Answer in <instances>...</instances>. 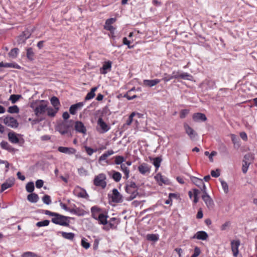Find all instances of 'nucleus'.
I'll return each mask as SVG.
<instances>
[{
	"label": "nucleus",
	"mask_w": 257,
	"mask_h": 257,
	"mask_svg": "<svg viewBox=\"0 0 257 257\" xmlns=\"http://www.w3.org/2000/svg\"><path fill=\"white\" fill-rule=\"evenodd\" d=\"M43 202L47 205L50 204L51 203V200L50 196L45 195L42 198Z\"/></svg>",
	"instance_id": "6e6d98bb"
},
{
	"label": "nucleus",
	"mask_w": 257,
	"mask_h": 257,
	"mask_svg": "<svg viewBox=\"0 0 257 257\" xmlns=\"http://www.w3.org/2000/svg\"><path fill=\"white\" fill-rule=\"evenodd\" d=\"M160 82V79H155L153 80H144L143 83L145 86L152 87L155 86Z\"/></svg>",
	"instance_id": "5701e85b"
},
{
	"label": "nucleus",
	"mask_w": 257,
	"mask_h": 257,
	"mask_svg": "<svg viewBox=\"0 0 257 257\" xmlns=\"http://www.w3.org/2000/svg\"><path fill=\"white\" fill-rule=\"evenodd\" d=\"M47 107V102L44 100H41L34 109L35 114L38 116L44 114L46 112Z\"/></svg>",
	"instance_id": "7ed1b4c3"
},
{
	"label": "nucleus",
	"mask_w": 257,
	"mask_h": 257,
	"mask_svg": "<svg viewBox=\"0 0 257 257\" xmlns=\"http://www.w3.org/2000/svg\"><path fill=\"white\" fill-rule=\"evenodd\" d=\"M147 239L148 240L156 241L159 239L158 235L155 234H148L147 235Z\"/></svg>",
	"instance_id": "a19ab883"
},
{
	"label": "nucleus",
	"mask_w": 257,
	"mask_h": 257,
	"mask_svg": "<svg viewBox=\"0 0 257 257\" xmlns=\"http://www.w3.org/2000/svg\"><path fill=\"white\" fill-rule=\"evenodd\" d=\"M22 96L21 95L18 94H13L11 95L10 97L9 100L11 101L13 103H16L21 97Z\"/></svg>",
	"instance_id": "37998d69"
},
{
	"label": "nucleus",
	"mask_w": 257,
	"mask_h": 257,
	"mask_svg": "<svg viewBox=\"0 0 257 257\" xmlns=\"http://www.w3.org/2000/svg\"><path fill=\"white\" fill-rule=\"evenodd\" d=\"M230 224V221H227L220 226V229L221 231L226 230L229 228Z\"/></svg>",
	"instance_id": "a18cd8bd"
},
{
	"label": "nucleus",
	"mask_w": 257,
	"mask_h": 257,
	"mask_svg": "<svg viewBox=\"0 0 257 257\" xmlns=\"http://www.w3.org/2000/svg\"><path fill=\"white\" fill-rule=\"evenodd\" d=\"M2 64V67H11V68H20V67L17 64H14L13 63H4L3 62H1Z\"/></svg>",
	"instance_id": "49530a36"
},
{
	"label": "nucleus",
	"mask_w": 257,
	"mask_h": 257,
	"mask_svg": "<svg viewBox=\"0 0 257 257\" xmlns=\"http://www.w3.org/2000/svg\"><path fill=\"white\" fill-rule=\"evenodd\" d=\"M83 105H84V103L82 102H80L74 104L73 105H72L70 107V108H69L70 113L72 115L75 114L76 113L77 111L78 110L81 109Z\"/></svg>",
	"instance_id": "4468645a"
},
{
	"label": "nucleus",
	"mask_w": 257,
	"mask_h": 257,
	"mask_svg": "<svg viewBox=\"0 0 257 257\" xmlns=\"http://www.w3.org/2000/svg\"><path fill=\"white\" fill-rule=\"evenodd\" d=\"M75 130L80 133H82L84 135L86 134V128L84 126V124L80 121H77L75 124Z\"/></svg>",
	"instance_id": "ddd939ff"
},
{
	"label": "nucleus",
	"mask_w": 257,
	"mask_h": 257,
	"mask_svg": "<svg viewBox=\"0 0 257 257\" xmlns=\"http://www.w3.org/2000/svg\"><path fill=\"white\" fill-rule=\"evenodd\" d=\"M69 217L65 216L56 213L52 218V222L56 224H58L63 226H68L69 225Z\"/></svg>",
	"instance_id": "f257e3e1"
},
{
	"label": "nucleus",
	"mask_w": 257,
	"mask_h": 257,
	"mask_svg": "<svg viewBox=\"0 0 257 257\" xmlns=\"http://www.w3.org/2000/svg\"><path fill=\"white\" fill-rule=\"evenodd\" d=\"M81 245L85 249H88L90 247L89 243L87 242L85 238L81 239Z\"/></svg>",
	"instance_id": "bf43d9fd"
},
{
	"label": "nucleus",
	"mask_w": 257,
	"mask_h": 257,
	"mask_svg": "<svg viewBox=\"0 0 257 257\" xmlns=\"http://www.w3.org/2000/svg\"><path fill=\"white\" fill-rule=\"evenodd\" d=\"M34 53L33 51V49L32 48H29L27 49V58L31 60H33L34 59Z\"/></svg>",
	"instance_id": "de8ad7c7"
},
{
	"label": "nucleus",
	"mask_w": 257,
	"mask_h": 257,
	"mask_svg": "<svg viewBox=\"0 0 257 257\" xmlns=\"http://www.w3.org/2000/svg\"><path fill=\"white\" fill-rule=\"evenodd\" d=\"M125 188L132 189L137 191L138 190L136 184L133 182H131L129 184H127Z\"/></svg>",
	"instance_id": "4d7b16f0"
},
{
	"label": "nucleus",
	"mask_w": 257,
	"mask_h": 257,
	"mask_svg": "<svg viewBox=\"0 0 257 257\" xmlns=\"http://www.w3.org/2000/svg\"><path fill=\"white\" fill-rule=\"evenodd\" d=\"M136 115H138L139 117H141V114L139 113H136L135 112H132L130 115L129 116L127 120H126V123L125 124L127 125H131V124L132 123V121H133V117Z\"/></svg>",
	"instance_id": "473e14b6"
},
{
	"label": "nucleus",
	"mask_w": 257,
	"mask_h": 257,
	"mask_svg": "<svg viewBox=\"0 0 257 257\" xmlns=\"http://www.w3.org/2000/svg\"><path fill=\"white\" fill-rule=\"evenodd\" d=\"M19 52V49L17 48L12 49L9 53V56L13 58H15L17 57Z\"/></svg>",
	"instance_id": "c9c22d12"
},
{
	"label": "nucleus",
	"mask_w": 257,
	"mask_h": 257,
	"mask_svg": "<svg viewBox=\"0 0 257 257\" xmlns=\"http://www.w3.org/2000/svg\"><path fill=\"white\" fill-rule=\"evenodd\" d=\"M84 148L85 151L89 156H91L94 152L96 151V150H94L93 149L87 146H85Z\"/></svg>",
	"instance_id": "13d9d810"
},
{
	"label": "nucleus",
	"mask_w": 257,
	"mask_h": 257,
	"mask_svg": "<svg viewBox=\"0 0 257 257\" xmlns=\"http://www.w3.org/2000/svg\"><path fill=\"white\" fill-rule=\"evenodd\" d=\"M112 178L115 182H118L121 180V174L118 172L113 171Z\"/></svg>",
	"instance_id": "e433bc0d"
},
{
	"label": "nucleus",
	"mask_w": 257,
	"mask_h": 257,
	"mask_svg": "<svg viewBox=\"0 0 257 257\" xmlns=\"http://www.w3.org/2000/svg\"><path fill=\"white\" fill-rule=\"evenodd\" d=\"M200 249L198 247H195L194 252L191 257H197L200 253Z\"/></svg>",
	"instance_id": "052dcab7"
},
{
	"label": "nucleus",
	"mask_w": 257,
	"mask_h": 257,
	"mask_svg": "<svg viewBox=\"0 0 257 257\" xmlns=\"http://www.w3.org/2000/svg\"><path fill=\"white\" fill-rule=\"evenodd\" d=\"M193 119L194 121H204L206 120L207 118L204 114L202 113H194L193 116Z\"/></svg>",
	"instance_id": "b1692460"
},
{
	"label": "nucleus",
	"mask_w": 257,
	"mask_h": 257,
	"mask_svg": "<svg viewBox=\"0 0 257 257\" xmlns=\"http://www.w3.org/2000/svg\"><path fill=\"white\" fill-rule=\"evenodd\" d=\"M4 123L8 126L12 128H17L19 125V123L17 119L14 117L7 116L2 118Z\"/></svg>",
	"instance_id": "20e7f679"
},
{
	"label": "nucleus",
	"mask_w": 257,
	"mask_h": 257,
	"mask_svg": "<svg viewBox=\"0 0 257 257\" xmlns=\"http://www.w3.org/2000/svg\"><path fill=\"white\" fill-rule=\"evenodd\" d=\"M52 105L57 109H59V106L60 105V101L59 99L56 97L53 96L50 99Z\"/></svg>",
	"instance_id": "c756f323"
},
{
	"label": "nucleus",
	"mask_w": 257,
	"mask_h": 257,
	"mask_svg": "<svg viewBox=\"0 0 257 257\" xmlns=\"http://www.w3.org/2000/svg\"><path fill=\"white\" fill-rule=\"evenodd\" d=\"M49 223H50L49 220H43L42 221L38 222L36 223V225L39 227H42V226H48L49 225Z\"/></svg>",
	"instance_id": "3c124183"
},
{
	"label": "nucleus",
	"mask_w": 257,
	"mask_h": 257,
	"mask_svg": "<svg viewBox=\"0 0 257 257\" xmlns=\"http://www.w3.org/2000/svg\"><path fill=\"white\" fill-rule=\"evenodd\" d=\"M114 162L116 165H120L122 164L123 162L125 161V159L123 157L121 156H116L114 157Z\"/></svg>",
	"instance_id": "4c0bfd02"
},
{
	"label": "nucleus",
	"mask_w": 257,
	"mask_h": 257,
	"mask_svg": "<svg viewBox=\"0 0 257 257\" xmlns=\"http://www.w3.org/2000/svg\"><path fill=\"white\" fill-rule=\"evenodd\" d=\"M139 172L142 175L149 174L151 171V167L147 163H142L138 167Z\"/></svg>",
	"instance_id": "9d476101"
},
{
	"label": "nucleus",
	"mask_w": 257,
	"mask_h": 257,
	"mask_svg": "<svg viewBox=\"0 0 257 257\" xmlns=\"http://www.w3.org/2000/svg\"><path fill=\"white\" fill-rule=\"evenodd\" d=\"M8 111L11 113H18L19 108L17 105L12 106L9 107Z\"/></svg>",
	"instance_id": "8fccbe9b"
},
{
	"label": "nucleus",
	"mask_w": 257,
	"mask_h": 257,
	"mask_svg": "<svg viewBox=\"0 0 257 257\" xmlns=\"http://www.w3.org/2000/svg\"><path fill=\"white\" fill-rule=\"evenodd\" d=\"M201 191L203 193V195L202 196V198L205 203L207 206H211L212 205V201L206 192V188L205 185H203V187L201 188Z\"/></svg>",
	"instance_id": "39448f33"
},
{
	"label": "nucleus",
	"mask_w": 257,
	"mask_h": 257,
	"mask_svg": "<svg viewBox=\"0 0 257 257\" xmlns=\"http://www.w3.org/2000/svg\"><path fill=\"white\" fill-rule=\"evenodd\" d=\"M97 87H93L91 89V91L89 92H88L86 95L85 98V100H88L93 98L95 96V92L97 90Z\"/></svg>",
	"instance_id": "7c9ffc66"
},
{
	"label": "nucleus",
	"mask_w": 257,
	"mask_h": 257,
	"mask_svg": "<svg viewBox=\"0 0 257 257\" xmlns=\"http://www.w3.org/2000/svg\"><path fill=\"white\" fill-rule=\"evenodd\" d=\"M58 110L59 109H57L55 108H53L52 107H48L47 106L46 112H47L48 115L51 117H54L56 115Z\"/></svg>",
	"instance_id": "2f4dec72"
},
{
	"label": "nucleus",
	"mask_w": 257,
	"mask_h": 257,
	"mask_svg": "<svg viewBox=\"0 0 257 257\" xmlns=\"http://www.w3.org/2000/svg\"><path fill=\"white\" fill-rule=\"evenodd\" d=\"M240 244L239 240H233L231 241V250L234 257H236L238 254V247Z\"/></svg>",
	"instance_id": "6e6552de"
},
{
	"label": "nucleus",
	"mask_w": 257,
	"mask_h": 257,
	"mask_svg": "<svg viewBox=\"0 0 257 257\" xmlns=\"http://www.w3.org/2000/svg\"><path fill=\"white\" fill-rule=\"evenodd\" d=\"M156 178L157 179L158 181H160L164 184H168L169 182V180L168 179L161 175L158 174L156 176Z\"/></svg>",
	"instance_id": "ea45409f"
},
{
	"label": "nucleus",
	"mask_w": 257,
	"mask_h": 257,
	"mask_svg": "<svg viewBox=\"0 0 257 257\" xmlns=\"http://www.w3.org/2000/svg\"><path fill=\"white\" fill-rule=\"evenodd\" d=\"M180 78L183 79L191 80L192 78V76L187 73H181Z\"/></svg>",
	"instance_id": "09e8293b"
},
{
	"label": "nucleus",
	"mask_w": 257,
	"mask_h": 257,
	"mask_svg": "<svg viewBox=\"0 0 257 257\" xmlns=\"http://www.w3.org/2000/svg\"><path fill=\"white\" fill-rule=\"evenodd\" d=\"M15 182V178L13 177L7 179L5 183L2 184L1 192L4 191L5 190L11 187Z\"/></svg>",
	"instance_id": "9b49d317"
},
{
	"label": "nucleus",
	"mask_w": 257,
	"mask_h": 257,
	"mask_svg": "<svg viewBox=\"0 0 257 257\" xmlns=\"http://www.w3.org/2000/svg\"><path fill=\"white\" fill-rule=\"evenodd\" d=\"M26 189L27 192L32 193L34 190V184L32 182L27 183L26 186Z\"/></svg>",
	"instance_id": "c03bdc74"
},
{
	"label": "nucleus",
	"mask_w": 257,
	"mask_h": 257,
	"mask_svg": "<svg viewBox=\"0 0 257 257\" xmlns=\"http://www.w3.org/2000/svg\"><path fill=\"white\" fill-rule=\"evenodd\" d=\"M98 125L101 129V132L102 133L107 132L109 130L108 125L103 120L102 118H99L97 121Z\"/></svg>",
	"instance_id": "a211bd4d"
},
{
	"label": "nucleus",
	"mask_w": 257,
	"mask_h": 257,
	"mask_svg": "<svg viewBox=\"0 0 257 257\" xmlns=\"http://www.w3.org/2000/svg\"><path fill=\"white\" fill-rule=\"evenodd\" d=\"M58 150L64 154L68 155L74 154L76 152V149L73 148L64 147H59Z\"/></svg>",
	"instance_id": "2eb2a0df"
},
{
	"label": "nucleus",
	"mask_w": 257,
	"mask_h": 257,
	"mask_svg": "<svg viewBox=\"0 0 257 257\" xmlns=\"http://www.w3.org/2000/svg\"><path fill=\"white\" fill-rule=\"evenodd\" d=\"M61 234L63 237L69 240H73L74 237V234L72 232H62Z\"/></svg>",
	"instance_id": "f704fd0d"
},
{
	"label": "nucleus",
	"mask_w": 257,
	"mask_h": 257,
	"mask_svg": "<svg viewBox=\"0 0 257 257\" xmlns=\"http://www.w3.org/2000/svg\"><path fill=\"white\" fill-rule=\"evenodd\" d=\"M101 212V209L96 206H94L91 208V216L95 219H97L99 215L102 214Z\"/></svg>",
	"instance_id": "f3484780"
},
{
	"label": "nucleus",
	"mask_w": 257,
	"mask_h": 257,
	"mask_svg": "<svg viewBox=\"0 0 257 257\" xmlns=\"http://www.w3.org/2000/svg\"><path fill=\"white\" fill-rule=\"evenodd\" d=\"M189 110L187 109H183L180 112V117L181 118H183L185 117V116L188 114Z\"/></svg>",
	"instance_id": "69168bd1"
},
{
	"label": "nucleus",
	"mask_w": 257,
	"mask_h": 257,
	"mask_svg": "<svg viewBox=\"0 0 257 257\" xmlns=\"http://www.w3.org/2000/svg\"><path fill=\"white\" fill-rule=\"evenodd\" d=\"M106 180V175L104 173H100L95 176L93 180V184L95 186L100 187L102 189H104L107 185Z\"/></svg>",
	"instance_id": "f03ea898"
},
{
	"label": "nucleus",
	"mask_w": 257,
	"mask_h": 257,
	"mask_svg": "<svg viewBox=\"0 0 257 257\" xmlns=\"http://www.w3.org/2000/svg\"><path fill=\"white\" fill-rule=\"evenodd\" d=\"M211 175L213 177L217 178L220 176V172L219 169H216L215 171L212 170L211 171Z\"/></svg>",
	"instance_id": "0e129e2a"
},
{
	"label": "nucleus",
	"mask_w": 257,
	"mask_h": 257,
	"mask_svg": "<svg viewBox=\"0 0 257 257\" xmlns=\"http://www.w3.org/2000/svg\"><path fill=\"white\" fill-rule=\"evenodd\" d=\"M253 159L254 158L253 155L250 153H248L244 156L243 162H246L251 164L252 162Z\"/></svg>",
	"instance_id": "58836bf2"
},
{
	"label": "nucleus",
	"mask_w": 257,
	"mask_h": 257,
	"mask_svg": "<svg viewBox=\"0 0 257 257\" xmlns=\"http://www.w3.org/2000/svg\"><path fill=\"white\" fill-rule=\"evenodd\" d=\"M19 136V134H17L16 133L12 132H9L8 135V139L10 142H11L13 144H18L19 142L22 141V143H24V141L23 139H19L18 136Z\"/></svg>",
	"instance_id": "0eeeda50"
},
{
	"label": "nucleus",
	"mask_w": 257,
	"mask_h": 257,
	"mask_svg": "<svg viewBox=\"0 0 257 257\" xmlns=\"http://www.w3.org/2000/svg\"><path fill=\"white\" fill-rule=\"evenodd\" d=\"M192 181L196 185L200 187V188H202L203 185H205L202 179H200L196 177H193Z\"/></svg>",
	"instance_id": "72a5a7b5"
},
{
	"label": "nucleus",
	"mask_w": 257,
	"mask_h": 257,
	"mask_svg": "<svg viewBox=\"0 0 257 257\" xmlns=\"http://www.w3.org/2000/svg\"><path fill=\"white\" fill-rule=\"evenodd\" d=\"M250 164V163H249L248 162H243L242 171L243 173L245 174L247 172L248 167Z\"/></svg>",
	"instance_id": "5fc2aeb1"
},
{
	"label": "nucleus",
	"mask_w": 257,
	"mask_h": 257,
	"mask_svg": "<svg viewBox=\"0 0 257 257\" xmlns=\"http://www.w3.org/2000/svg\"><path fill=\"white\" fill-rule=\"evenodd\" d=\"M173 79L172 75H168L167 73L164 74V77L162 79L165 82H168L171 79Z\"/></svg>",
	"instance_id": "680f3d73"
},
{
	"label": "nucleus",
	"mask_w": 257,
	"mask_h": 257,
	"mask_svg": "<svg viewBox=\"0 0 257 257\" xmlns=\"http://www.w3.org/2000/svg\"><path fill=\"white\" fill-rule=\"evenodd\" d=\"M36 256V254L30 251H28L24 253L22 257H35Z\"/></svg>",
	"instance_id": "e2e57ef3"
},
{
	"label": "nucleus",
	"mask_w": 257,
	"mask_h": 257,
	"mask_svg": "<svg viewBox=\"0 0 257 257\" xmlns=\"http://www.w3.org/2000/svg\"><path fill=\"white\" fill-rule=\"evenodd\" d=\"M112 193L111 195V200L115 203L122 202L123 201L122 196L120 193L118 191L117 189H113Z\"/></svg>",
	"instance_id": "423d86ee"
},
{
	"label": "nucleus",
	"mask_w": 257,
	"mask_h": 257,
	"mask_svg": "<svg viewBox=\"0 0 257 257\" xmlns=\"http://www.w3.org/2000/svg\"><path fill=\"white\" fill-rule=\"evenodd\" d=\"M220 182L224 192L225 193H227L228 192V186L227 183L223 180H221Z\"/></svg>",
	"instance_id": "603ef678"
},
{
	"label": "nucleus",
	"mask_w": 257,
	"mask_h": 257,
	"mask_svg": "<svg viewBox=\"0 0 257 257\" xmlns=\"http://www.w3.org/2000/svg\"><path fill=\"white\" fill-rule=\"evenodd\" d=\"M116 19V18H110L107 19L105 23L104 29L112 33L114 31L115 28L112 26Z\"/></svg>",
	"instance_id": "f8f14e48"
},
{
	"label": "nucleus",
	"mask_w": 257,
	"mask_h": 257,
	"mask_svg": "<svg viewBox=\"0 0 257 257\" xmlns=\"http://www.w3.org/2000/svg\"><path fill=\"white\" fill-rule=\"evenodd\" d=\"M111 62L108 61L105 62L103 65L102 67L100 69V73L103 74H105L107 73L108 71L110 70L111 68Z\"/></svg>",
	"instance_id": "aec40b11"
},
{
	"label": "nucleus",
	"mask_w": 257,
	"mask_h": 257,
	"mask_svg": "<svg viewBox=\"0 0 257 257\" xmlns=\"http://www.w3.org/2000/svg\"><path fill=\"white\" fill-rule=\"evenodd\" d=\"M1 147L4 149L7 150L8 151H11L12 150V147L10 146L9 143L6 141H2L1 143Z\"/></svg>",
	"instance_id": "79ce46f5"
},
{
	"label": "nucleus",
	"mask_w": 257,
	"mask_h": 257,
	"mask_svg": "<svg viewBox=\"0 0 257 257\" xmlns=\"http://www.w3.org/2000/svg\"><path fill=\"white\" fill-rule=\"evenodd\" d=\"M73 193L75 196L78 197L85 198L88 196L86 191L80 187H76L74 189Z\"/></svg>",
	"instance_id": "1a4fd4ad"
},
{
	"label": "nucleus",
	"mask_w": 257,
	"mask_h": 257,
	"mask_svg": "<svg viewBox=\"0 0 257 257\" xmlns=\"http://www.w3.org/2000/svg\"><path fill=\"white\" fill-rule=\"evenodd\" d=\"M68 125L66 123H63L57 127V130L62 135H65L68 132Z\"/></svg>",
	"instance_id": "412c9836"
},
{
	"label": "nucleus",
	"mask_w": 257,
	"mask_h": 257,
	"mask_svg": "<svg viewBox=\"0 0 257 257\" xmlns=\"http://www.w3.org/2000/svg\"><path fill=\"white\" fill-rule=\"evenodd\" d=\"M161 161L162 160L159 157H157L154 159L153 164L157 169L160 167Z\"/></svg>",
	"instance_id": "864d4df0"
},
{
	"label": "nucleus",
	"mask_w": 257,
	"mask_h": 257,
	"mask_svg": "<svg viewBox=\"0 0 257 257\" xmlns=\"http://www.w3.org/2000/svg\"><path fill=\"white\" fill-rule=\"evenodd\" d=\"M70 212L78 216H83L85 214V213L83 209H80L79 208L70 209Z\"/></svg>",
	"instance_id": "bb28decb"
},
{
	"label": "nucleus",
	"mask_w": 257,
	"mask_h": 257,
	"mask_svg": "<svg viewBox=\"0 0 257 257\" xmlns=\"http://www.w3.org/2000/svg\"><path fill=\"white\" fill-rule=\"evenodd\" d=\"M27 199L30 202L36 203L39 199V196L36 193H31L28 195Z\"/></svg>",
	"instance_id": "cd10ccee"
},
{
	"label": "nucleus",
	"mask_w": 257,
	"mask_h": 257,
	"mask_svg": "<svg viewBox=\"0 0 257 257\" xmlns=\"http://www.w3.org/2000/svg\"><path fill=\"white\" fill-rule=\"evenodd\" d=\"M114 154V152L112 150H109L107 152L104 153L98 159L99 163L105 161L107 157Z\"/></svg>",
	"instance_id": "4be33fe9"
},
{
	"label": "nucleus",
	"mask_w": 257,
	"mask_h": 257,
	"mask_svg": "<svg viewBox=\"0 0 257 257\" xmlns=\"http://www.w3.org/2000/svg\"><path fill=\"white\" fill-rule=\"evenodd\" d=\"M208 237L207 233L204 231H199L197 232L192 237V238H196L199 240H204Z\"/></svg>",
	"instance_id": "dca6fc26"
},
{
	"label": "nucleus",
	"mask_w": 257,
	"mask_h": 257,
	"mask_svg": "<svg viewBox=\"0 0 257 257\" xmlns=\"http://www.w3.org/2000/svg\"><path fill=\"white\" fill-rule=\"evenodd\" d=\"M120 170L124 173V178L127 179L130 177V170L125 164H121Z\"/></svg>",
	"instance_id": "393cba45"
},
{
	"label": "nucleus",
	"mask_w": 257,
	"mask_h": 257,
	"mask_svg": "<svg viewBox=\"0 0 257 257\" xmlns=\"http://www.w3.org/2000/svg\"><path fill=\"white\" fill-rule=\"evenodd\" d=\"M44 184V182L42 180H38L36 182V186L38 188L42 187Z\"/></svg>",
	"instance_id": "338daca9"
},
{
	"label": "nucleus",
	"mask_w": 257,
	"mask_h": 257,
	"mask_svg": "<svg viewBox=\"0 0 257 257\" xmlns=\"http://www.w3.org/2000/svg\"><path fill=\"white\" fill-rule=\"evenodd\" d=\"M125 191L128 194H130V196L129 197L130 200L134 199L138 195V191L133 190L132 189L125 188Z\"/></svg>",
	"instance_id": "a878e982"
},
{
	"label": "nucleus",
	"mask_w": 257,
	"mask_h": 257,
	"mask_svg": "<svg viewBox=\"0 0 257 257\" xmlns=\"http://www.w3.org/2000/svg\"><path fill=\"white\" fill-rule=\"evenodd\" d=\"M181 73L179 71H173L172 75L173 78L178 79L180 78Z\"/></svg>",
	"instance_id": "774afa93"
},
{
	"label": "nucleus",
	"mask_w": 257,
	"mask_h": 257,
	"mask_svg": "<svg viewBox=\"0 0 257 257\" xmlns=\"http://www.w3.org/2000/svg\"><path fill=\"white\" fill-rule=\"evenodd\" d=\"M108 216L106 215H105L103 213L101 214L97 217V219L99 223L103 225H105L107 223V218Z\"/></svg>",
	"instance_id": "c85d7f7f"
},
{
	"label": "nucleus",
	"mask_w": 257,
	"mask_h": 257,
	"mask_svg": "<svg viewBox=\"0 0 257 257\" xmlns=\"http://www.w3.org/2000/svg\"><path fill=\"white\" fill-rule=\"evenodd\" d=\"M184 128L186 133L189 136L190 138L193 140L196 136V134L195 133L194 131L187 124H184Z\"/></svg>",
	"instance_id": "6ab92c4d"
}]
</instances>
